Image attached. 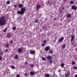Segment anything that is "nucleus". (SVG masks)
I'll return each mask as SVG.
<instances>
[{
	"mask_svg": "<svg viewBox=\"0 0 77 77\" xmlns=\"http://www.w3.org/2000/svg\"><path fill=\"white\" fill-rule=\"evenodd\" d=\"M6 18L4 16H2L0 18V26H3L6 25Z\"/></svg>",
	"mask_w": 77,
	"mask_h": 77,
	"instance_id": "f257e3e1",
	"label": "nucleus"
},
{
	"mask_svg": "<svg viewBox=\"0 0 77 77\" xmlns=\"http://www.w3.org/2000/svg\"><path fill=\"white\" fill-rule=\"evenodd\" d=\"M20 11H18L17 12V14H19V15H20V14H23L24 12L26 11V7H24L23 8H21Z\"/></svg>",
	"mask_w": 77,
	"mask_h": 77,
	"instance_id": "f03ea898",
	"label": "nucleus"
},
{
	"mask_svg": "<svg viewBox=\"0 0 77 77\" xmlns=\"http://www.w3.org/2000/svg\"><path fill=\"white\" fill-rule=\"evenodd\" d=\"M29 53L31 54H33V55H35V51L34 50H30Z\"/></svg>",
	"mask_w": 77,
	"mask_h": 77,
	"instance_id": "7ed1b4c3",
	"label": "nucleus"
},
{
	"mask_svg": "<svg viewBox=\"0 0 77 77\" xmlns=\"http://www.w3.org/2000/svg\"><path fill=\"white\" fill-rule=\"evenodd\" d=\"M50 49V47L49 46H46L45 48V51H48Z\"/></svg>",
	"mask_w": 77,
	"mask_h": 77,
	"instance_id": "20e7f679",
	"label": "nucleus"
},
{
	"mask_svg": "<svg viewBox=\"0 0 77 77\" xmlns=\"http://www.w3.org/2000/svg\"><path fill=\"white\" fill-rule=\"evenodd\" d=\"M71 8L72 9H73L74 11H76L77 10V7L75 6V5H72L71 6Z\"/></svg>",
	"mask_w": 77,
	"mask_h": 77,
	"instance_id": "39448f33",
	"label": "nucleus"
},
{
	"mask_svg": "<svg viewBox=\"0 0 77 77\" xmlns=\"http://www.w3.org/2000/svg\"><path fill=\"white\" fill-rule=\"evenodd\" d=\"M63 39H64V38L63 36H62L58 40L59 42H63Z\"/></svg>",
	"mask_w": 77,
	"mask_h": 77,
	"instance_id": "423d86ee",
	"label": "nucleus"
},
{
	"mask_svg": "<svg viewBox=\"0 0 77 77\" xmlns=\"http://www.w3.org/2000/svg\"><path fill=\"white\" fill-rule=\"evenodd\" d=\"M46 58L48 60H51V59H52V57H51V56L50 55H48L47 56Z\"/></svg>",
	"mask_w": 77,
	"mask_h": 77,
	"instance_id": "0eeeda50",
	"label": "nucleus"
},
{
	"mask_svg": "<svg viewBox=\"0 0 77 77\" xmlns=\"http://www.w3.org/2000/svg\"><path fill=\"white\" fill-rule=\"evenodd\" d=\"M18 52L19 53H21V52H22V49H21V48H19L18 50Z\"/></svg>",
	"mask_w": 77,
	"mask_h": 77,
	"instance_id": "6e6552de",
	"label": "nucleus"
},
{
	"mask_svg": "<svg viewBox=\"0 0 77 77\" xmlns=\"http://www.w3.org/2000/svg\"><path fill=\"white\" fill-rule=\"evenodd\" d=\"M11 33H8L7 35V38H11Z\"/></svg>",
	"mask_w": 77,
	"mask_h": 77,
	"instance_id": "1a4fd4ad",
	"label": "nucleus"
},
{
	"mask_svg": "<svg viewBox=\"0 0 77 77\" xmlns=\"http://www.w3.org/2000/svg\"><path fill=\"white\" fill-rule=\"evenodd\" d=\"M18 6L19 8H23V5L21 4H19Z\"/></svg>",
	"mask_w": 77,
	"mask_h": 77,
	"instance_id": "9d476101",
	"label": "nucleus"
},
{
	"mask_svg": "<svg viewBox=\"0 0 77 77\" xmlns=\"http://www.w3.org/2000/svg\"><path fill=\"white\" fill-rule=\"evenodd\" d=\"M70 75L71 73H70V72H69L66 73V75H65V76L66 77H67L68 76H69V75Z\"/></svg>",
	"mask_w": 77,
	"mask_h": 77,
	"instance_id": "9b49d317",
	"label": "nucleus"
},
{
	"mask_svg": "<svg viewBox=\"0 0 77 77\" xmlns=\"http://www.w3.org/2000/svg\"><path fill=\"white\" fill-rule=\"evenodd\" d=\"M71 42H72L73 41V40H74V37L73 36V35H71Z\"/></svg>",
	"mask_w": 77,
	"mask_h": 77,
	"instance_id": "f8f14e48",
	"label": "nucleus"
},
{
	"mask_svg": "<svg viewBox=\"0 0 77 77\" xmlns=\"http://www.w3.org/2000/svg\"><path fill=\"white\" fill-rule=\"evenodd\" d=\"M40 8V5H37L36 6V9L37 10H39Z\"/></svg>",
	"mask_w": 77,
	"mask_h": 77,
	"instance_id": "ddd939ff",
	"label": "nucleus"
},
{
	"mask_svg": "<svg viewBox=\"0 0 77 77\" xmlns=\"http://www.w3.org/2000/svg\"><path fill=\"white\" fill-rule=\"evenodd\" d=\"M65 45H66V44H64L63 45V46L62 47V48L63 50H65Z\"/></svg>",
	"mask_w": 77,
	"mask_h": 77,
	"instance_id": "4468645a",
	"label": "nucleus"
},
{
	"mask_svg": "<svg viewBox=\"0 0 77 77\" xmlns=\"http://www.w3.org/2000/svg\"><path fill=\"white\" fill-rule=\"evenodd\" d=\"M44 76L45 77H50V74H46L45 75H44Z\"/></svg>",
	"mask_w": 77,
	"mask_h": 77,
	"instance_id": "2eb2a0df",
	"label": "nucleus"
},
{
	"mask_svg": "<svg viewBox=\"0 0 77 77\" xmlns=\"http://www.w3.org/2000/svg\"><path fill=\"white\" fill-rule=\"evenodd\" d=\"M66 17L67 18H70V17H71V14H69V13H68L67 14Z\"/></svg>",
	"mask_w": 77,
	"mask_h": 77,
	"instance_id": "dca6fc26",
	"label": "nucleus"
},
{
	"mask_svg": "<svg viewBox=\"0 0 77 77\" xmlns=\"http://www.w3.org/2000/svg\"><path fill=\"white\" fill-rule=\"evenodd\" d=\"M30 74L31 75H34V71L32 72H30Z\"/></svg>",
	"mask_w": 77,
	"mask_h": 77,
	"instance_id": "f3484780",
	"label": "nucleus"
},
{
	"mask_svg": "<svg viewBox=\"0 0 77 77\" xmlns=\"http://www.w3.org/2000/svg\"><path fill=\"white\" fill-rule=\"evenodd\" d=\"M18 55H17V54H16L15 55L14 59H18Z\"/></svg>",
	"mask_w": 77,
	"mask_h": 77,
	"instance_id": "a211bd4d",
	"label": "nucleus"
},
{
	"mask_svg": "<svg viewBox=\"0 0 77 77\" xmlns=\"http://www.w3.org/2000/svg\"><path fill=\"white\" fill-rule=\"evenodd\" d=\"M70 3L71 5H72L74 4V1H70Z\"/></svg>",
	"mask_w": 77,
	"mask_h": 77,
	"instance_id": "6ab92c4d",
	"label": "nucleus"
},
{
	"mask_svg": "<svg viewBox=\"0 0 77 77\" xmlns=\"http://www.w3.org/2000/svg\"><path fill=\"white\" fill-rule=\"evenodd\" d=\"M8 51H9V50L8 49H6L5 50H4V52L5 53H6V52H8Z\"/></svg>",
	"mask_w": 77,
	"mask_h": 77,
	"instance_id": "aec40b11",
	"label": "nucleus"
},
{
	"mask_svg": "<svg viewBox=\"0 0 77 77\" xmlns=\"http://www.w3.org/2000/svg\"><path fill=\"white\" fill-rule=\"evenodd\" d=\"M49 52L51 54H52L53 53V51L51 50H50Z\"/></svg>",
	"mask_w": 77,
	"mask_h": 77,
	"instance_id": "412c9836",
	"label": "nucleus"
},
{
	"mask_svg": "<svg viewBox=\"0 0 77 77\" xmlns=\"http://www.w3.org/2000/svg\"><path fill=\"white\" fill-rule=\"evenodd\" d=\"M75 63V61H72L71 63V64L72 65H74Z\"/></svg>",
	"mask_w": 77,
	"mask_h": 77,
	"instance_id": "4be33fe9",
	"label": "nucleus"
},
{
	"mask_svg": "<svg viewBox=\"0 0 77 77\" xmlns=\"http://www.w3.org/2000/svg\"><path fill=\"white\" fill-rule=\"evenodd\" d=\"M61 66L62 68H63V66H64V64L63 63H62L61 65Z\"/></svg>",
	"mask_w": 77,
	"mask_h": 77,
	"instance_id": "5701e85b",
	"label": "nucleus"
},
{
	"mask_svg": "<svg viewBox=\"0 0 77 77\" xmlns=\"http://www.w3.org/2000/svg\"><path fill=\"white\" fill-rule=\"evenodd\" d=\"M6 30H7V27L5 28V29L3 30V32H5Z\"/></svg>",
	"mask_w": 77,
	"mask_h": 77,
	"instance_id": "b1692460",
	"label": "nucleus"
},
{
	"mask_svg": "<svg viewBox=\"0 0 77 77\" xmlns=\"http://www.w3.org/2000/svg\"><path fill=\"white\" fill-rule=\"evenodd\" d=\"M11 68L12 69H14V68H15V66H11Z\"/></svg>",
	"mask_w": 77,
	"mask_h": 77,
	"instance_id": "393cba45",
	"label": "nucleus"
},
{
	"mask_svg": "<svg viewBox=\"0 0 77 77\" xmlns=\"http://www.w3.org/2000/svg\"><path fill=\"white\" fill-rule=\"evenodd\" d=\"M42 60H45V57H42Z\"/></svg>",
	"mask_w": 77,
	"mask_h": 77,
	"instance_id": "a878e982",
	"label": "nucleus"
},
{
	"mask_svg": "<svg viewBox=\"0 0 77 77\" xmlns=\"http://www.w3.org/2000/svg\"><path fill=\"white\" fill-rule=\"evenodd\" d=\"M52 62H53V61H52V60H50L49 61V63H50V64H51V63H52Z\"/></svg>",
	"mask_w": 77,
	"mask_h": 77,
	"instance_id": "bb28decb",
	"label": "nucleus"
},
{
	"mask_svg": "<svg viewBox=\"0 0 77 77\" xmlns=\"http://www.w3.org/2000/svg\"><path fill=\"white\" fill-rule=\"evenodd\" d=\"M73 69H77V66H74L73 67Z\"/></svg>",
	"mask_w": 77,
	"mask_h": 77,
	"instance_id": "cd10ccee",
	"label": "nucleus"
},
{
	"mask_svg": "<svg viewBox=\"0 0 77 77\" xmlns=\"http://www.w3.org/2000/svg\"><path fill=\"white\" fill-rule=\"evenodd\" d=\"M7 5H9V4H10V1H7Z\"/></svg>",
	"mask_w": 77,
	"mask_h": 77,
	"instance_id": "c85d7f7f",
	"label": "nucleus"
},
{
	"mask_svg": "<svg viewBox=\"0 0 77 77\" xmlns=\"http://www.w3.org/2000/svg\"><path fill=\"white\" fill-rule=\"evenodd\" d=\"M12 29H13V30H15V29H16V27L15 26L13 27L12 28Z\"/></svg>",
	"mask_w": 77,
	"mask_h": 77,
	"instance_id": "c756f323",
	"label": "nucleus"
},
{
	"mask_svg": "<svg viewBox=\"0 0 77 77\" xmlns=\"http://www.w3.org/2000/svg\"><path fill=\"white\" fill-rule=\"evenodd\" d=\"M3 51H2L0 53V55H2L3 54Z\"/></svg>",
	"mask_w": 77,
	"mask_h": 77,
	"instance_id": "7c9ffc66",
	"label": "nucleus"
},
{
	"mask_svg": "<svg viewBox=\"0 0 77 77\" xmlns=\"http://www.w3.org/2000/svg\"><path fill=\"white\" fill-rule=\"evenodd\" d=\"M16 77H20V75L19 74H18L17 75H16Z\"/></svg>",
	"mask_w": 77,
	"mask_h": 77,
	"instance_id": "2f4dec72",
	"label": "nucleus"
},
{
	"mask_svg": "<svg viewBox=\"0 0 77 77\" xmlns=\"http://www.w3.org/2000/svg\"><path fill=\"white\" fill-rule=\"evenodd\" d=\"M7 45L6 46V48L8 47H9V44L7 43Z\"/></svg>",
	"mask_w": 77,
	"mask_h": 77,
	"instance_id": "473e14b6",
	"label": "nucleus"
},
{
	"mask_svg": "<svg viewBox=\"0 0 77 77\" xmlns=\"http://www.w3.org/2000/svg\"><path fill=\"white\" fill-rule=\"evenodd\" d=\"M28 64V63L27 62H26L25 63V65H27Z\"/></svg>",
	"mask_w": 77,
	"mask_h": 77,
	"instance_id": "72a5a7b5",
	"label": "nucleus"
},
{
	"mask_svg": "<svg viewBox=\"0 0 77 77\" xmlns=\"http://www.w3.org/2000/svg\"><path fill=\"white\" fill-rule=\"evenodd\" d=\"M60 71H61V70L60 69H59L58 71V72H59V73H60Z\"/></svg>",
	"mask_w": 77,
	"mask_h": 77,
	"instance_id": "f704fd0d",
	"label": "nucleus"
},
{
	"mask_svg": "<svg viewBox=\"0 0 77 77\" xmlns=\"http://www.w3.org/2000/svg\"><path fill=\"white\" fill-rule=\"evenodd\" d=\"M2 56L0 55V60H2Z\"/></svg>",
	"mask_w": 77,
	"mask_h": 77,
	"instance_id": "c9c22d12",
	"label": "nucleus"
},
{
	"mask_svg": "<svg viewBox=\"0 0 77 77\" xmlns=\"http://www.w3.org/2000/svg\"><path fill=\"white\" fill-rule=\"evenodd\" d=\"M10 43H13V40H11L10 41Z\"/></svg>",
	"mask_w": 77,
	"mask_h": 77,
	"instance_id": "e433bc0d",
	"label": "nucleus"
},
{
	"mask_svg": "<svg viewBox=\"0 0 77 77\" xmlns=\"http://www.w3.org/2000/svg\"><path fill=\"white\" fill-rule=\"evenodd\" d=\"M14 8H16L17 7H18V5H14Z\"/></svg>",
	"mask_w": 77,
	"mask_h": 77,
	"instance_id": "4c0bfd02",
	"label": "nucleus"
},
{
	"mask_svg": "<svg viewBox=\"0 0 77 77\" xmlns=\"http://www.w3.org/2000/svg\"><path fill=\"white\" fill-rule=\"evenodd\" d=\"M37 74V72H35L34 71V75H35V74Z\"/></svg>",
	"mask_w": 77,
	"mask_h": 77,
	"instance_id": "58836bf2",
	"label": "nucleus"
},
{
	"mask_svg": "<svg viewBox=\"0 0 77 77\" xmlns=\"http://www.w3.org/2000/svg\"><path fill=\"white\" fill-rule=\"evenodd\" d=\"M42 47H44V43H42Z\"/></svg>",
	"mask_w": 77,
	"mask_h": 77,
	"instance_id": "ea45409f",
	"label": "nucleus"
},
{
	"mask_svg": "<svg viewBox=\"0 0 77 77\" xmlns=\"http://www.w3.org/2000/svg\"><path fill=\"white\" fill-rule=\"evenodd\" d=\"M63 10H62L60 11V13H62V12H63Z\"/></svg>",
	"mask_w": 77,
	"mask_h": 77,
	"instance_id": "a19ab883",
	"label": "nucleus"
},
{
	"mask_svg": "<svg viewBox=\"0 0 77 77\" xmlns=\"http://www.w3.org/2000/svg\"><path fill=\"white\" fill-rule=\"evenodd\" d=\"M33 65L32 64L30 65V67H33Z\"/></svg>",
	"mask_w": 77,
	"mask_h": 77,
	"instance_id": "79ce46f5",
	"label": "nucleus"
},
{
	"mask_svg": "<svg viewBox=\"0 0 77 77\" xmlns=\"http://www.w3.org/2000/svg\"><path fill=\"white\" fill-rule=\"evenodd\" d=\"M43 42H44V43H45V44L46 43V41H45V40L43 41Z\"/></svg>",
	"mask_w": 77,
	"mask_h": 77,
	"instance_id": "37998d69",
	"label": "nucleus"
},
{
	"mask_svg": "<svg viewBox=\"0 0 77 77\" xmlns=\"http://www.w3.org/2000/svg\"><path fill=\"white\" fill-rule=\"evenodd\" d=\"M27 73H25V76H27Z\"/></svg>",
	"mask_w": 77,
	"mask_h": 77,
	"instance_id": "c03bdc74",
	"label": "nucleus"
},
{
	"mask_svg": "<svg viewBox=\"0 0 77 77\" xmlns=\"http://www.w3.org/2000/svg\"><path fill=\"white\" fill-rule=\"evenodd\" d=\"M35 22V23H38V21L37 20H36Z\"/></svg>",
	"mask_w": 77,
	"mask_h": 77,
	"instance_id": "a18cd8bd",
	"label": "nucleus"
},
{
	"mask_svg": "<svg viewBox=\"0 0 77 77\" xmlns=\"http://www.w3.org/2000/svg\"><path fill=\"white\" fill-rule=\"evenodd\" d=\"M74 77H77V75H75Z\"/></svg>",
	"mask_w": 77,
	"mask_h": 77,
	"instance_id": "49530a36",
	"label": "nucleus"
},
{
	"mask_svg": "<svg viewBox=\"0 0 77 77\" xmlns=\"http://www.w3.org/2000/svg\"><path fill=\"white\" fill-rule=\"evenodd\" d=\"M54 20H56V18H55L54 19Z\"/></svg>",
	"mask_w": 77,
	"mask_h": 77,
	"instance_id": "de8ad7c7",
	"label": "nucleus"
},
{
	"mask_svg": "<svg viewBox=\"0 0 77 77\" xmlns=\"http://www.w3.org/2000/svg\"><path fill=\"white\" fill-rule=\"evenodd\" d=\"M63 71H66V69H63Z\"/></svg>",
	"mask_w": 77,
	"mask_h": 77,
	"instance_id": "09e8293b",
	"label": "nucleus"
},
{
	"mask_svg": "<svg viewBox=\"0 0 77 77\" xmlns=\"http://www.w3.org/2000/svg\"><path fill=\"white\" fill-rule=\"evenodd\" d=\"M49 3H50V2H48L47 3V4L48 5V4H49Z\"/></svg>",
	"mask_w": 77,
	"mask_h": 77,
	"instance_id": "8fccbe9b",
	"label": "nucleus"
},
{
	"mask_svg": "<svg viewBox=\"0 0 77 77\" xmlns=\"http://www.w3.org/2000/svg\"><path fill=\"white\" fill-rule=\"evenodd\" d=\"M64 9V7H63L62 8V10L63 11V9Z\"/></svg>",
	"mask_w": 77,
	"mask_h": 77,
	"instance_id": "3c124183",
	"label": "nucleus"
},
{
	"mask_svg": "<svg viewBox=\"0 0 77 77\" xmlns=\"http://www.w3.org/2000/svg\"><path fill=\"white\" fill-rule=\"evenodd\" d=\"M63 0V1H65L66 2V1H67V0Z\"/></svg>",
	"mask_w": 77,
	"mask_h": 77,
	"instance_id": "603ef678",
	"label": "nucleus"
},
{
	"mask_svg": "<svg viewBox=\"0 0 77 77\" xmlns=\"http://www.w3.org/2000/svg\"><path fill=\"white\" fill-rule=\"evenodd\" d=\"M56 38H55L54 40H56Z\"/></svg>",
	"mask_w": 77,
	"mask_h": 77,
	"instance_id": "864d4df0",
	"label": "nucleus"
},
{
	"mask_svg": "<svg viewBox=\"0 0 77 77\" xmlns=\"http://www.w3.org/2000/svg\"><path fill=\"white\" fill-rule=\"evenodd\" d=\"M47 6H48V4H47Z\"/></svg>",
	"mask_w": 77,
	"mask_h": 77,
	"instance_id": "5fc2aeb1",
	"label": "nucleus"
},
{
	"mask_svg": "<svg viewBox=\"0 0 77 77\" xmlns=\"http://www.w3.org/2000/svg\"><path fill=\"white\" fill-rule=\"evenodd\" d=\"M66 68V67H64V68Z\"/></svg>",
	"mask_w": 77,
	"mask_h": 77,
	"instance_id": "6e6d98bb",
	"label": "nucleus"
}]
</instances>
